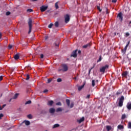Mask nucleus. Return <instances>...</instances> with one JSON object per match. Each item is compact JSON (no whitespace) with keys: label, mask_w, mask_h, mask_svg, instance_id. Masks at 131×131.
I'll return each instance as SVG.
<instances>
[{"label":"nucleus","mask_w":131,"mask_h":131,"mask_svg":"<svg viewBox=\"0 0 131 131\" xmlns=\"http://www.w3.org/2000/svg\"><path fill=\"white\" fill-rule=\"evenodd\" d=\"M28 24L29 25L28 33L29 34L31 32V30L32 29V19L31 18H29V21L28 22Z\"/></svg>","instance_id":"1"},{"label":"nucleus","mask_w":131,"mask_h":131,"mask_svg":"<svg viewBox=\"0 0 131 131\" xmlns=\"http://www.w3.org/2000/svg\"><path fill=\"white\" fill-rule=\"evenodd\" d=\"M124 101V96H121L119 100V107H122L123 106V101Z\"/></svg>","instance_id":"2"},{"label":"nucleus","mask_w":131,"mask_h":131,"mask_svg":"<svg viewBox=\"0 0 131 131\" xmlns=\"http://www.w3.org/2000/svg\"><path fill=\"white\" fill-rule=\"evenodd\" d=\"M108 68H109V65L106 64L100 68V72H102V73H105V71H106V69H108Z\"/></svg>","instance_id":"3"},{"label":"nucleus","mask_w":131,"mask_h":131,"mask_svg":"<svg viewBox=\"0 0 131 131\" xmlns=\"http://www.w3.org/2000/svg\"><path fill=\"white\" fill-rule=\"evenodd\" d=\"M78 50L76 49L74 50L71 55V57H73V58H76L77 57V52Z\"/></svg>","instance_id":"4"},{"label":"nucleus","mask_w":131,"mask_h":131,"mask_svg":"<svg viewBox=\"0 0 131 131\" xmlns=\"http://www.w3.org/2000/svg\"><path fill=\"white\" fill-rule=\"evenodd\" d=\"M62 69L59 70V71H60L61 70L62 71H63L64 72H66V71H68V66H67L66 64H64L62 65Z\"/></svg>","instance_id":"5"},{"label":"nucleus","mask_w":131,"mask_h":131,"mask_svg":"<svg viewBox=\"0 0 131 131\" xmlns=\"http://www.w3.org/2000/svg\"><path fill=\"white\" fill-rule=\"evenodd\" d=\"M64 20L66 23H68L69 21H70V16L69 15L67 14L64 16Z\"/></svg>","instance_id":"6"},{"label":"nucleus","mask_w":131,"mask_h":131,"mask_svg":"<svg viewBox=\"0 0 131 131\" xmlns=\"http://www.w3.org/2000/svg\"><path fill=\"white\" fill-rule=\"evenodd\" d=\"M41 12H45V11L48 10V6H42L40 7Z\"/></svg>","instance_id":"7"},{"label":"nucleus","mask_w":131,"mask_h":131,"mask_svg":"<svg viewBox=\"0 0 131 131\" xmlns=\"http://www.w3.org/2000/svg\"><path fill=\"white\" fill-rule=\"evenodd\" d=\"M117 17L118 18H119V19L120 20V21H122V20H123V16L122 13L121 12L119 13L117 15Z\"/></svg>","instance_id":"8"},{"label":"nucleus","mask_w":131,"mask_h":131,"mask_svg":"<svg viewBox=\"0 0 131 131\" xmlns=\"http://www.w3.org/2000/svg\"><path fill=\"white\" fill-rule=\"evenodd\" d=\"M128 75V72L127 71H125L122 73V76L123 77H127V75Z\"/></svg>","instance_id":"9"},{"label":"nucleus","mask_w":131,"mask_h":131,"mask_svg":"<svg viewBox=\"0 0 131 131\" xmlns=\"http://www.w3.org/2000/svg\"><path fill=\"white\" fill-rule=\"evenodd\" d=\"M19 58H20V54L19 53L15 54L14 56V58L15 60H18Z\"/></svg>","instance_id":"10"},{"label":"nucleus","mask_w":131,"mask_h":131,"mask_svg":"<svg viewBox=\"0 0 131 131\" xmlns=\"http://www.w3.org/2000/svg\"><path fill=\"white\" fill-rule=\"evenodd\" d=\"M91 46H92V45L90 43H88L83 46L82 48H83V49H86V48H89V47H91Z\"/></svg>","instance_id":"11"},{"label":"nucleus","mask_w":131,"mask_h":131,"mask_svg":"<svg viewBox=\"0 0 131 131\" xmlns=\"http://www.w3.org/2000/svg\"><path fill=\"white\" fill-rule=\"evenodd\" d=\"M126 107L128 110H131V102H128L127 103Z\"/></svg>","instance_id":"12"},{"label":"nucleus","mask_w":131,"mask_h":131,"mask_svg":"<svg viewBox=\"0 0 131 131\" xmlns=\"http://www.w3.org/2000/svg\"><path fill=\"white\" fill-rule=\"evenodd\" d=\"M54 104V101L53 100H50V101H49L48 103H47V105L48 106H53V104Z\"/></svg>","instance_id":"13"},{"label":"nucleus","mask_w":131,"mask_h":131,"mask_svg":"<svg viewBox=\"0 0 131 131\" xmlns=\"http://www.w3.org/2000/svg\"><path fill=\"white\" fill-rule=\"evenodd\" d=\"M22 123H25L26 125H30V122L29 121L25 120Z\"/></svg>","instance_id":"14"},{"label":"nucleus","mask_w":131,"mask_h":131,"mask_svg":"<svg viewBox=\"0 0 131 131\" xmlns=\"http://www.w3.org/2000/svg\"><path fill=\"white\" fill-rule=\"evenodd\" d=\"M83 121H84V118L82 117L81 119L78 120V122L81 123Z\"/></svg>","instance_id":"15"},{"label":"nucleus","mask_w":131,"mask_h":131,"mask_svg":"<svg viewBox=\"0 0 131 131\" xmlns=\"http://www.w3.org/2000/svg\"><path fill=\"white\" fill-rule=\"evenodd\" d=\"M85 83H84L83 85H82L79 86V87L78 88V90L79 91H81V89H83V88L84 87V85H85Z\"/></svg>","instance_id":"16"},{"label":"nucleus","mask_w":131,"mask_h":131,"mask_svg":"<svg viewBox=\"0 0 131 131\" xmlns=\"http://www.w3.org/2000/svg\"><path fill=\"white\" fill-rule=\"evenodd\" d=\"M129 43H130V41H128L127 45H126V46L125 47L124 50H127V48H128V46H129Z\"/></svg>","instance_id":"17"},{"label":"nucleus","mask_w":131,"mask_h":131,"mask_svg":"<svg viewBox=\"0 0 131 131\" xmlns=\"http://www.w3.org/2000/svg\"><path fill=\"white\" fill-rule=\"evenodd\" d=\"M50 113H55V108H51L49 110Z\"/></svg>","instance_id":"18"},{"label":"nucleus","mask_w":131,"mask_h":131,"mask_svg":"<svg viewBox=\"0 0 131 131\" xmlns=\"http://www.w3.org/2000/svg\"><path fill=\"white\" fill-rule=\"evenodd\" d=\"M112 129V127H111V126H110V125H107L106 126L107 131L111 130Z\"/></svg>","instance_id":"19"},{"label":"nucleus","mask_w":131,"mask_h":131,"mask_svg":"<svg viewBox=\"0 0 131 131\" xmlns=\"http://www.w3.org/2000/svg\"><path fill=\"white\" fill-rule=\"evenodd\" d=\"M56 111L57 112H62V111H63V110L62 109V107H59L56 109Z\"/></svg>","instance_id":"20"},{"label":"nucleus","mask_w":131,"mask_h":131,"mask_svg":"<svg viewBox=\"0 0 131 131\" xmlns=\"http://www.w3.org/2000/svg\"><path fill=\"white\" fill-rule=\"evenodd\" d=\"M118 129H123L124 126L122 125H119L118 126Z\"/></svg>","instance_id":"21"},{"label":"nucleus","mask_w":131,"mask_h":131,"mask_svg":"<svg viewBox=\"0 0 131 131\" xmlns=\"http://www.w3.org/2000/svg\"><path fill=\"white\" fill-rule=\"evenodd\" d=\"M18 96H19V93H16L14 95V97H13V99H17L18 98Z\"/></svg>","instance_id":"22"},{"label":"nucleus","mask_w":131,"mask_h":131,"mask_svg":"<svg viewBox=\"0 0 131 131\" xmlns=\"http://www.w3.org/2000/svg\"><path fill=\"white\" fill-rule=\"evenodd\" d=\"M66 102L68 106H70V100L69 99H66Z\"/></svg>","instance_id":"23"},{"label":"nucleus","mask_w":131,"mask_h":131,"mask_svg":"<svg viewBox=\"0 0 131 131\" xmlns=\"http://www.w3.org/2000/svg\"><path fill=\"white\" fill-rule=\"evenodd\" d=\"M60 125L59 124H55L53 125V128H56V127H59Z\"/></svg>","instance_id":"24"},{"label":"nucleus","mask_w":131,"mask_h":131,"mask_svg":"<svg viewBox=\"0 0 131 131\" xmlns=\"http://www.w3.org/2000/svg\"><path fill=\"white\" fill-rule=\"evenodd\" d=\"M125 118H126V115L124 114L122 115L121 119L123 120V119H125Z\"/></svg>","instance_id":"25"},{"label":"nucleus","mask_w":131,"mask_h":131,"mask_svg":"<svg viewBox=\"0 0 131 131\" xmlns=\"http://www.w3.org/2000/svg\"><path fill=\"white\" fill-rule=\"evenodd\" d=\"M55 7L56 10H58V9H59V6L58 5V2H56L55 3Z\"/></svg>","instance_id":"26"},{"label":"nucleus","mask_w":131,"mask_h":131,"mask_svg":"<svg viewBox=\"0 0 131 131\" xmlns=\"http://www.w3.org/2000/svg\"><path fill=\"white\" fill-rule=\"evenodd\" d=\"M55 27H59V22L56 21L54 24Z\"/></svg>","instance_id":"27"},{"label":"nucleus","mask_w":131,"mask_h":131,"mask_svg":"<svg viewBox=\"0 0 131 131\" xmlns=\"http://www.w3.org/2000/svg\"><path fill=\"white\" fill-rule=\"evenodd\" d=\"M102 61V56H100L99 59L97 61V63H99V62H101Z\"/></svg>","instance_id":"28"},{"label":"nucleus","mask_w":131,"mask_h":131,"mask_svg":"<svg viewBox=\"0 0 131 131\" xmlns=\"http://www.w3.org/2000/svg\"><path fill=\"white\" fill-rule=\"evenodd\" d=\"M31 104V100H29L28 101H27L26 103H25V105H29Z\"/></svg>","instance_id":"29"},{"label":"nucleus","mask_w":131,"mask_h":131,"mask_svg":"<svg viewBox=\"0 0 131 131\" xmlns=\"http://www.w3.org/2000/svg\"><path fill=\"white\" fill-rule=\"evenodd\" d=\"M27 117L29 118V119H32V115H31V114L28 115Z\"/></svg>","instance_id":"30"},{"label":"nucleus","mask_w":131,"mask_h":131,"mask_svg":"<svg viewBox=\"0 0 131 131\" xmlns=\"http://www.w3.org/2000/svg\"><path fill=\"white\" fill-rule=\"evenodd\" d=\"M27 12H28V13H31V12H33V10L31 9H28L27 10Z\"/></svg>","instance_id":"31"},{"label":"nucleus","mask_w":131,"mask_h":131,"mask_svg":"<svg viewBox=\"0 0 131 131\" xmlns=\"http://www.w3.org/2000/svg\"><path fill=\"white\" fill-rule=\"evenodd\" d=\"M122 53L123 55H125V53H126V50L125 49H122Z\"/></svg>","instance_id":"32"},{"label":"nucleus","mask_w":131,"mask_h":131,"mask_svg":"<svg viewBox=\"0 0 131 131\" xmlns=\"http://www.w3.org/2000/svg\"><path fill=\"white\" fill-rule=\"evenodd\" d=\"M56 105L57 106H62V103H61V102H58L56 103Z\"/></svg>","instance_id":"33"},{"label":"nucleus","mask_w":131,"mask_h":131,"mask_svg":"<svg viewBox=\"0 0 131 131\" xmlns=\"http://www.w3.org/2000/svg\"><path fill=\"white\" fill-rule=\"evenodd\" d=\"M128 128H131V122H128Z\"/></svg>","instance_id":"34"},{"label":"nucleus","mask_w":131,"mask_h":131,"mask_svg":"<svg viewBox=\"0 0 131 131\" xmlns=\"http://www.w3.org/2000/svg\"><path fill=\"white\" fill-rule=\"evenodd\" d=\"M95 80H92V86H95Z\"/></svg>","instance_id":"35"},{"label":"nucleus","mask_w":131,"mask_h":131,"mask_svg":"<svg viewBox=\"0 0 131 131\" xmlns=\"http://www.w3.org/2000/svg\"><path fill=\"white\" fill-rule=\"evenodd\" d=\"M53 25H54V24H50V25L48 26V28H52V27H53Z\"/></svg>","instance_id":"36"},{"label":"nucleus","mask_w":131,"mask_h":131,"mask_svg":"<svg viewBox=\"0 0 131 131\" xmlns=\"http://www.w3.org/2000/svg\"><path fill=\"white\" fill-rule=\"evenodd\" d=\"M61 81H62V79H61V78H58V79H57V82H61Z\"/></svg>","instance_id":"37"},{"label":"nucleus","mask_w":131,"mask_h":131,"mask_svg":"<svg viewBox=\"0 0 131 131\" xmlns=\"http://www.w3.org/2000/svg\"><path fill=\"white\" fill-rule=\"evenodd\" d=\"M52 80H53V79H51V78L48 79V82H47V83H50L52 81Z\"/></svg>","instance_id":"38"},{"label":"nucleus","mask_w":131,"mask_h":131,"mask_svg":"<svg viewBox=\"0 0 131 131\" xmlns=\"http://www.w3.org/2000/svg\"><path fill=\"white\" fill-rule=\"evenodd\" d=\"M97 9L99 11V12H102V9H101V8H100V6H97Z\"/></svg>","instance_id":"39"},{"label":"nucleus","mask_w":131,"mask_h":131,"mask_svg":"<svg viewBox=\"0 0 131 131\" xmlns=\"http://www.w3.org/2000/svg\"><path fill=\"white\" fill-rule=\"evenodd\" d=\"M30 78V77L29 76V75L27 74L26 76V80H28Z\"/></svg>","instance_id":"40"},{"label":"nucleus","mask_w":131,"mask_h":131,"mask_svg":"<svg viewBox=\"0 0 131 131\" xmlns=\"http://www.w3.org/2000/svg\"><path fill=\"white\" fill-rule=\"evenodd\" d=\"M9 15H11V12L10 11H7L6 12V16H9Z\"/></svg>","instance_id":"41"},{"label":"nucleus","mask_w":131,"mask_h":131,"mask_svg":"<svg viewBox=\"0 0 131 131\" xmlns=\"http://www.w3.org/2000/svg\"><path fill=\"white\" fill-rule=\"evenodd\" d=\"M94 68V67H92V68H91L89 71V75H90V74H91V71H92V69H93Z\"/></svg>","instance_id":"42"},{"label":"nucleus","mask_w":131,"mask_h":131,"mask_svg":"<svg viewBox=\"0 0 131 131\" xmlns=\"http://www.w3.org/2000/svg\"><path fill=\"white\" fill-rule=\"evenodd\" d=\"M125 36H126V37H127V36H129V33L126 32L125 33Z\"/></svg>","instance_id":"43"},{"label":"nucleus","mask_w":131,"mask_h":131,"mask_svg":"<svg viewBox=\"0 0 131 131\" xmlns=\"http://www.w3.org/2000/svg\"><path fill=\"white\" fill-rule=\"evenodd\" d=\"M121 93H122V92H117L116 93V95H117V96H118V95H121Z\"/></svg>","instance_id":"44"},{"label":"nucleus","mask_w":131,"mask_h":131,"mask_svg":"<svg viewBox=\"0 0 131 131\" xmlns=\"http://www.w3.org/2000/svg\"><path fill=\"white\" fill-rule=\"evenodd\" d=\"M59 43H56V42H55V43H54V45L55 46V47H59Z\"/></svg>","instance_id":"45"},{"label":"nucleus","mask_w":131,"mask_h":131,"mask_svg":"<svg viewBox=\"0 0 131 131\" xmlns=\"http://www.w3.org/2000/svg\"><path fill=\"white\" fill-rule=\"evenodd\" d=\"M74 106V104L73 103H71V105H70V108H73V106Z\"/></svg>","instance_id":"46"},{"label":"nucleus","mask_w":131,"mask_h":131,"mask_svg":"<svg viewBox=\"0 0 131 131\" xmlns=\"http://www.w3.org/2000/svg\"><path fill=\"white\" fill-rule=\"evenodd\" d=\"M41 113L42 114H43L47 113V112H46V111H45V110H43V111H42L41 112Z\"/></svg>","instance_id":"47"},{"label":"nucleus","mask_w":131,"mask_h":131,"mask_svg":"<svg viewBox=\"0 0 131 131\" xmlns=\"http://www.w3.org/2000/svg\"><path fill=\"white\" fill-rule=\"evenodd\" d=\"M12 48H13V46H12V45H9V46H8V49H9V50H11V49H12Z\"/></svg>","instance_id":"48"},{"label":"nucleus","mask_w":131,"mask_h":131,"mask_svg":"<svg viewBox=\"0 0 131 131\" xmlns=\"http://www.w3.org/2000/svg\"><path fill=\"white\" fill-rule=\"evenodd\" d=\"M105 11H106V14H109V12L108 11V8H105Z\"/></svg>","instance_id":"49"},{"label":"nucleus","mask_w":131,"mask_h":131,"mask_svg":"<svg viewBox=\"0 0 131 131\" xmlns=\"http://www.w3.org/2000/svg\"><path fill=\"white\" fill-rule=\"evenodd\" d=\"M48 92H49V90L46 89L43 91V93H48Z\"/></svg>","instance_id":"50"},{"label":"nucleus","mask_w":131,"mask_h":131,"mask_svg":"<svg viewBox=\"0 0 131 131\" xmlns=\"http://www.w3.org/2000/svg\"><path fill=\"white\" fill-rule=\"evenodd\" d=\"M112 3H114V4H115L117 2V0H112Z\"/></svg>","instance_id":"51"},{"label":"nucleus","mask_w":131,"mask_h":131,"mask_svg":"<svg viewBox=\"0 0 131 131\" xmlns=\"http://www.w3.org/2000/svg\"><path fill=\"white\" fill-rule=\"evenodd\" d=\"M2 117H4V115L3 114H0V119H2Z\"/></svg>","instance_id":"52"},{"label":"nucleus","mask_w":131,"mask_h":131,"mask_svg":"<svg viewBox=\"0 0 131 131\" xmlns=\"http://www.w3.org/2000/svg\"><path fill=\"white\" fill-rule=\"evenodd\" d=\"M91 97V95H87V96H86V99H90V98Z\"/></svg>","instance_id":"53"},{"label":"nucleus","mask_w":131,"mask_h":131,"mask_svg":"<svg viewBox=\"0 0 131 131\" xmlns=\"http://www.w3.org/2000/svg\"><path fill=\"white\" fill-rule=\"evenodd\" d=\"M78 54H79V55H80V54H81V51L79 50V51H78Z\"/></svg>","instance_id":"54"},{"label":"nucleus","mask_w":131,"mask_h":131,"mask_svg":"<svg viewBox=\"0 0 131 131\" xmlns=\"http://www.w3.org/2000/svg\"><path fill=\"white\" fill-rule=\"evenodd\" d=\"M40 58H41V59H43V54H41Z\"/></svg>","instance_id":"55"},{"label":"nucleus","mask_w":131,"mask_h":131,"mask_svg":"<svg viewBox=\"0 0 131 131\" xmlns=\"http://www.w3.org/2000/svg\"><path fill=\"white\" fill-rule=\"evenodd\" d=\"M3 80V76H0V81H2Z\"/></svg>","instance_id":"56"},{"label":"nucleus","mask_w":131,"mask_h":131,"mask_svg":"<svg viewBox=\"0 0 131 131\" xmlns=\"http://www.w3.org/2000/svg\"><path fill=\"white\" fill-rule=\"evenodd\" d=\"M125 60H128V59H127V58H126L123 59V61L126 63V61H125Z\"/></svg>","instance_id":"57"},{"label":"nucleus","mask_w":131,"mask_h":131,"mask_svg":"<svg viewBox=\"0 0 131 131\" xmlns=\"http://www.w3.org/2000/svg\"><path fill=\"white\" fill-rule=\"evenodd\" d=\"M48 38H49V37H48V36H46L45 37V39H46V40H47V39H48Z\"/></svg>","instance_id":"58"},{"label":"nucleus","mask_w":131,"mask_h":131,"mask_svg":"<svg viewBox=\"0 0 131 131\" xmlns=\"http://www.w3.org/2000/svg\"><path fill=\"white\" fill-rule=\"evenodd\" d=\"M5 107H6V104H4L2 106V108H4Z\"/></svg>","instance_id":"59"},{"label":"nucleus","mask_w":131,"mask_h":131,"mask_svg":"<svg viewBox=\"0 0 131 131\" xmlns=\"http://www.w3.org/2000/svg\"><path fill=\"white\" fill-rule=\"evenodd\" d=\"M2 38V33H0V39Z\"/></svg>","instance_id":"60"},{"label":"nucleus","mask_w":131,"mask_h":131,"mask_svg":"<svg viewBox=\"0 0 131 131\" xmlns=\"http://www.w3.org/2000/svg\"><path fill=\"white\" fill-rule=\"evenodd\" d=\"M3 109V107H2V106H0V110H2Z\"/></svg>","instance_id":"61"},{"label":"nucleus","mask_w":131,"mask_h":131,"mask_svg":"<svg viewBox=\"0 0 131 131\" xmlns=\"http://www.w3.org/2000/svg\"><path fill=\"white\" fill-rule=\"evenodd\" d=\"M37 0H32V2H36Z\"/></svg>","instance_id":"62"},{"label":"nucleus","mask_w":131,"mask_h":131,"mask_svg":"<svg viewBox=\"0 0 131 131\" xmlns=\"http://www.w3.org/2000/svg\"><path fill=\"white\" fill-rule=\"evenodd\" d=\"M12 101V98H11L9 100V102H11Z\"/></svg>","instance_id":"63"},{"label":"nucleus","mask_w":131,"mask_h":131,"mask_svg":"<svg viewBox=\"0 0 131 131\" xmlns=\"http://www.w3.org/2000/svg\"><path fill=\"white\" fill-rule=\"evenodd\" d=\"M74 79H76V77H75V78H74Z\"/></svg>","instance_id":"64"}]
</instances>
